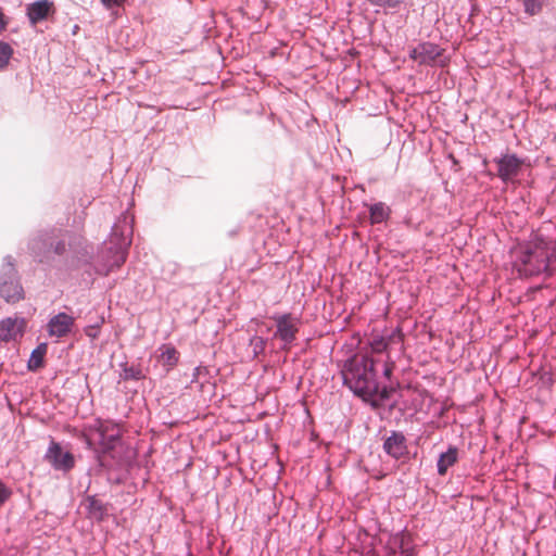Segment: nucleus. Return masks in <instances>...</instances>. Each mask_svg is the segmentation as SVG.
I'll return each mask as SVG.
<instances>
[{
  "label": "nucleus",
  "mask_w": 556,
  "mask_h": 556,
  "mask_svg": "<svg viewBox=\"0 0 556 556\" xmlns=\"http://www.w3.org/2000/svg\"><path fill=\"white\" fill-rule=\"evenodd\" d=\"M27 321L22 317H8L0 321V341L10 342L22 338Z\"/></svg>",
  "instance_id": "7"
},
{
  "label": "nucleus",
  "mask_w": 556,
  "mask_h": 556,
  "mask_svg": "<svg viewBox=\"0 0 556 556\" xmlns=\"http://www.w3.org/2000/svg\"><path fill=\"white\" fill-rule=\"evenodd\" d=\"M54 252L59 255L63 254L66 250V245L63 241H59L56 242V244L54 245Z\"/></svg>",
  "instance_id": "24"
},
{
  "label": "nucleus",
  "mask_w": 556,
  "mask_h": 556,
  "mask_svg": "<svg viewBox=\"0 0 556 556\" xmlns=\"http://www.w3.org/2000/svg\"><path fill=\"white\" fill-rule=\"evenodd\" d=\"M11 490L0 480V507L10 498Z\"/></svg>",
  "instance_id": "21"
},
{
  "label": "nucleus",
  "mask_w": 556,
  "mask_h": 556,
  "mask_svg": "<svg viewBox=\"0 0 556 556\" xmlns=\"http://www.w3.org/2000/svg\"><path fill=\"white\" fill-rule=\"evenodd\" d=\"M122 435L121 428L112 422L100 424L94 432V441L102 447L103 452L113 450Z\"/></svg>",
  "instance_id": "4"
},
{
  "label": "nucleus",
  "mask_w": 556,
  "mask_h": 556,
  "mask_svg": "<svg viewBox=\"0 0 556 556\" xmlns=\"http://www.w3.org/2000/svg\"><path fill=\"white\" fill-rule=\"evenodd\" d=\"M46 459L56 470L67 471L74 467V456L70 452H63L59 443L52 441L47 454Z\"/></svg>",
  "instance_id": "8"
},
{
  "label": "nucleus",
  "mask_w": 556,
  "mask_h": 556,
  "mask_svg": "<svg viewBox=\"0 0 556 556\" xmlns=\"http://www.w3.org/2000/svg\"><path fill=\"white\" fill-rule=\"evenodd\" d=\"M12 55V47L7 42L0 41V70H3L8 66Z\"/></svg>",
  "instance_id": "18"
},
{
  "label": "nucleus",
  "mask_w": 556,
  "mask_h": 556,
  "mask_svg": "<svg viewBox=\"0 0 556 556\" xmlns=\"http://www.w3.org/2000/svg\"><path fill=\"white\" fill-rule=\"evenodd\" d=\"M0 296L9 304H15L25 298L17 270L11 263L4 264L1 268Z\"/></svg>",
  "instance_id": "3"
},
{
  "label": "nucleus",
  "mask_w": 556,
  "mask_h": 556,
  "mask_svg": "<svg viewBox=\"0 0 556 556\" xmlns=\"http://www.w3.org/2000/svg\"><path fill=\"white\" fill-rule=\"evenodd\" d=\"M273 319L276 321L277 326L275 337L283 341L286 345L291 344L299 331L298 319L291 314L274 316Z\"/></svg>",
  "instance_id": "6"
},
{
  "label": "nucleus",
  "mask_w": 556,
  "mask_h": 556,
  "mask_svg": "<svg viewBox=\"0 0 556 556\" xmlns=\"http://www.w3.org/2000/svg\"><path fill=\"white\" fill-rule=\"evenodd\" d=\"M458 459V450L455 446H450L445 453H442L438 460V473L444 476L447 469L456 464Z\"/></svg>",
  "instance_id": "14"
},
{
  "label": "nucleus",
  "mask_w": 556,
  "mask_h": 556,
  "mask_svg": "<svg viewBox=\"0 0 556 556\" xmlns=\"http://www.w3.org/2000/svg\"><path fill=\"white\" fill-rule=\"evenodd\" d=\"M47 353V344L42 343L38 345L31 353L28 367L29 369H38L42 366L43 356Z\"/></svg>",
  "instance_id": "17"
},
{
  "label": "nucleus",
  "mask_w": 556,
  "mask_h": 556,
  "mask_svg": "<svg viewBox=\"0 0 556 556\" xmlns=\"http://www.w3.org/2000/svg\"><path fill=\"white\" fill-rule=\"evenodd\" d=\"M157 352L160 353L157 355V361L162 364L166 371H169L177 365L179 361V352L175 349V346L172 344H162L157 349Z\"/></svg>",
  "instance_id": "13"
},
{
  "label": "nucleus",
  "mask_w": 556,
  "mask_h": 556,
  "mask_svg": "<svg viewBox=\"0 0 556 556\" xmlns=\"http://www.w3.org/2000/svg\"><path fill=\"white\" fill-rule=\"evenodd\" d=\"M252 344L254 345V350H257V349L263 350L264 345H265V341L261 337H255L252 340Z\"/></svg>",
  "instance_id": "23"
},
{
  "label": "nucleus",
  "mask_w": 556,
  "mask_h": 556,
  "mask_svg": "<svg viewBox=\"0 0 556 556\" xmlns=\"http://www.w3.org/2000/svg\"><path fill=\"white\" fill-rule=\"evenodd\" d=\"M371 224H380L390 215V208L382 202L375 203L369 206Z\"/></svg>",
  "instance_id": "16"
},
{
  "label": "nucleus",
  "mask_w": 556,
  "mask_h": 556,
  "mask_svg": "<svg viewBox=\"0 0 556 556\" xmlns=\"http://www.w3.org/2000/svg\"><path fill=\"white\" fill-rule=\"evenodd\" d=\"M393 368H394L393 363H387V364H386V367H384L383 375H384L387 378H390V377H391V375H392Z\"/></svg>",
  "instance_id": "26"
},
{
  "label": "nucleus",
  "mask_w": 556,
  "mask_h": 556,
  "mask_svg": "<svg viewBox=\"0 0 556 556\" xmlns=\"http://www.w3.org/2000/svg\"><path fill=\"white\" fill-rule=\"evenodd\" d=\"M83 505L85 506V508L87 509V511L91 518H94L98 520L103 518V516L105 514L104 505L102 504L101 501H99L94 496H88L84 501Z\"/></svg>",
  "instance_id": "15"
},
{
  "label": "nucleus",
  "mask_w": 556,
  "mask_h": 556,
  "mask_svg": "<svg viewBox=\"0 0 556 556\" xmlns=\"http://www.w3.org/2000/svg\"><path fill=\"white\" fill-rule=\"evenodd\" d=\"M126 261V254L124 251H119L116 255L115 265L119 267Z\"/></svg>",
  "instance_id": "25"
},
{
  "label": "nucleus",
  "mask_w": 556,
  "mask_h": 556,
  "mask_svg": "<svg viewBox=\"0 0 556 556\" xmlns=\"http://www.w3.org/2000/svg\"><path fill=\"white\" fill-rule=\"evenodd\" d=\"M497 166V176L507 182L517 177L521 170L522 161L516 154H504L494 160Z\"/></svg>",
  "instance_id": "5"
},
{
  "label": "nucleus",
  "mask_w": 556,
  "mask_h": 556,
  "mask_svg": "<svg viewBox=\"0 0 556 556\" xmlns=\"http://www.w3.org/2000/svg\"><path fill=\"white\" fill-rule=\"evenodd\" d=\"M74 325V318L65 313H60L52 317L48 324V332L51 337L66 336Z\"/></svg>",
  "instance_id": "10"
},
{
  "label": "nucleus",
  "mask_w": 556,
  "mask_h": 556,
  "mask_svg": "<svg viewBox=\"0 0 556 556\" xmlns=\"http://www.w3.org/2000/svg\"><path fill=\"white\" fill-rule=\"evenodd\" d=\"M526 11L533 15L541 11V2H525Z\"/></svg>",
  "instance_id": "22"
},
{
  "label": "nucleus",
  "mask_w": 556,
  "mask_h": 556,
  "mask_svg": "<svg viewBox=\"0 0 556 556\" xmlns=\"http://www.w3.org/2000/svg\"><path fill=\"white\" fill-rule=\"evenodd\" d=\"M103 3L105 4L106 9L111 10V9H113V7H114L115 4H119L121 2H111V1H108V2H103Z\"/></svg>",
  "instance_id": "28"
},
{
  "label": "nucleus",
  "mask_w": 556,
  "mask_h": 556,
  "mask_svg": "<svg viewBox=\"0 0 556 556\" xmlns=\"http://www.w3.org/2000/svg\"><path fill=\"white\" fill-rule=\"evenodd\" d=\"M5 28V22L3 20V14L0 11V31H2Z\"/></svg>",
  "instance_id": "27"
},
{
  "label": "nucleus",
  "mask_w": 556,
  "mask_h": 556,
  "mask_svg": "<svg viewBox=\"0 0 556 556\" xmlns=\"http://www.w3.org/2000/svg\"><path fill=\"white\" fill-rule=\"evenodd\" d=\"M388 346V342L382 337H376L370 341V349L374 353H381Z\"/></svg>",
  "instance_id": "20"
},
{
  "label": "nucleus",
  "mask_w": 556,
  "mask_h": 556,
  "mask_svg": "<svg viewBox=\"0 0 556 556\" xmlns=\"http://www.w3.org/2000/svg\"><path fill=\"white\" fill-rule=\"evenodd\" d=\"M442 52L443 50L438 45L424 42L413 48L409 52V56L420 65H430L441 56Z\"/></svg>",
  "instance_id": "9"
},
{
  "label": "nucleus",
  "mask_w": 556,
  "mask_h": 556,
  "mask_svg": "<svg viewBox=\"0 0 556 556\" xmlns=\"http://www.w3.org/2000/svg\"><path fill=\"white\" fill-rule=\"evenodd\" d=\"M122 378L124 380H129V379L140 380L143 378V374H142V370L140 369V367L130 366V367H125L123 369Z\"/></svg>",
  "instance_id": "19"
},
{
  "label": "nucleus",
  "mask_w": 556,
  "mask_h": 556,
  "mask_svg": "<svg viewBox=\"0 0 556 556\" xmlns=\"http://www.w3.org/2000/svg\"><path fill=\"white\" fill-rule=\"evenodd\" d=\"M53 12V2H31L27 8V15L33 25L47 18Z\"/></svg>",
  "instance_id": "12"
},
{
  "label": "nucleus",
  "mask_w": 556,
  "mask_h": 556,
  "mask_svg": "<svg viewBox=\"0 0 556 556\" xmlns=\"http://www.w3.org/2000/svg\"><path fill=\"white\" fill-rule=\"evenodd\" d=\"M375 362L368 356L353 357L342 370L344 383L357 395H369L377 391Z\"/></svg>",
  "instance_id": "1"
},
{
  "label": "nucleus",
  "mask_w": 556,
  "mask_h": 556,
  "mask_svg": "<svg viewBox=\"0 0 556 556\" xmlns=\"http://www.w3.org/2000/svg\"><path fill=\"white\" fill-rule=\"evenodd\" d=\"M552 245L553 242H546L541 238L535 239L521 253L519 271L526 276H533L545 270L553 256Z\"/></svg>",
  "instance_id": "2"
},
{
  "label": "nucleus",
  "mask_w": 556,
  "mask_h": 556,
  "mask_svg": "<svg viewBox=\"0 0 556 556\" xmlns=\"http://www.w3.org/2000/svg\"><path fill=\"white\" fill-rule=\"evenodd\" d=\"M383 450L390 456L399 459L406 453L405 437L400 432H392V434L384 441Z\"/></svg>",
  "instance_id": "11"
}]
</instances>
